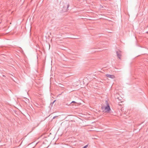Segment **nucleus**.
Here are the masks:
<instances>
[{"label": "nucleus", "mask_w": 148, "mask_h": 148, "mask_svg": "<svg viewBox=\"0 0 148 148\" xmlns=\"http://www.w3.org/2000/svg\"><path fill=\"white\" fill-rule=\"evenodd\" d=\"M106 102L107 104V106L104 108L105 110L106 111V112H109L111 110L110 107L107 101H106Z\"/></svg>", "instance_id": "nucleus-1"}, {"label": "nucleus", "mask_w": 148, "mask_h": 148, "mask_svg": "<svg viewBox=\"0 0 148 148\" xmlns=\"http://www.w3.org/2000/svg\"><path fill=\"white\" fill-rule=\"evenodd\" d=\"M106 76L110 78L113 79L114 78V76L113 75H111L109 74H106Z\"/></svg>", "instance_id": "nucleus-2"}, {"label": "nucleus", "mask_w": 148, "mask_h": 148, "mask_svg": "<svg viewBox=\"0 0 148 148\" xmlns=\"http://www.w3.org/2000/svg\"><path fill=\"white\" fill-rule=\"evenodd\" d=\"M116 53L117 56L118 57L119 59H121V52L120 51H116Z\"/></svg>", "instance_id": "nucleus-3"}, {"label": "nucleus", "mask_w": 148, "mask_h": 148, "mask_svg": "<svg viewBox=\"0 0 148 148\" xmlns=\"http://www.w3.org/2000/svg\"><path fill=\"white\" fill-rule=\"evenodd\" d=\"M58 86H60V87H62V88H63V86H64L62 84H59Z\"/></svg>", "instance_id": "nucleus-4"}, {"label": "nucleus", "mask_w": 148, "mask_h": 148, "mask_svg": "<svg viewBox=\"0 0 148 148\" xmlns=\"http://www.w3.org/2000/svg\"><path fill=\"white\" fill-rule=\"evenodd\" d=\"M88 145H86L85 146H84V147H83L82 148H87V147H88Z\"/></svg>", "instance_id": "nucleus-5"}, {"label": "nucleus", "mask_w": 148, "mask_h": 148, "mask_svg": "<svg viewBox=\"0 0 148 148\" xmlns=\"http://www.w3.org/2000/svg\"><path fill=\"white\" fill-rule=\"evenodd\" d=\"M69 6V4H68L67 5V8H68Z\"/></svg>", "instance_id": "nucleus-6"}, {"label": "nucleus", "mask_w": 148, "mask_h": 148, "mask_svg": "<svg viewBox=\"0 0 148 148\" xmlns=\"http://www.w3.org/2000/svg\"><path fill=\"white\" fill-rule=\"evenodd\" d=\"M56 116H54L53 117V119H54L56 117Z\"/></svg>", "instance_id": "nucleus-7"}, {"label": "nucleus", "mask_w": 148, "mask_h": 148, "mask_svg": "<svg viewBox=\"0 0 148 148\" xmlns=\"http://www.w3.org/2000/svg\"><path fill=\"white\" fill-rule=\"evenodd\" d=\"M75 101H72L71 103H75Z\"/></svg>", "instance_id": "nucleus-8"}, {"label": "nucleus", "mask_w": 148, "mask_h": 148, "mask_svg": "<svg viewBox=\"0 0 148 148\" xmlns=\"http://www.w3.org/2000/svg\"><path fill=\"white\" fill-rule=\"evenodd\" d=\"M55 100L53 102V103L55 102Z\"/></svg>", "instance_id": "nucleus-9"}, {"label": "nucleus", "mask_w": 148, "mask_h": 148, "mask_svg": "<svg viewBox=\"0 0 148 148\" xmlns=\"http://www.w3.org/2000/svg\"><path fill=\"white\" fill-rule=\"evenodd\" d=\"M103 107H102V108L103 109Z\"/></svg>", "instance_id": "nucleus-10"}]
</instances>
